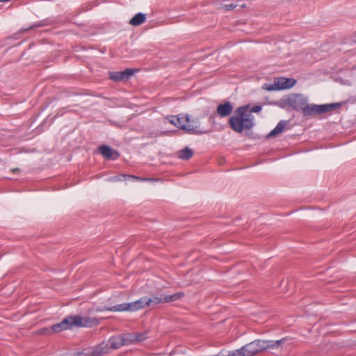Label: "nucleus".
Segmentation results:
<instances>
[{
	"instance_id": "obj_20",
	"label": "nucleus",
	"mask_w": 356,
	"mask_h": 356,
	"mask_svg": "<svg viewBox=\"0 0 356 356\" xmlns=\"http://www.w3.org/2000/svg\"><path fill=\"white\" fill-rule=\"evenodd\" d=\"M261 110V106L257 105L250 108L248 113H258Z\"/></svg>"
},
{
	"instance_id": "obj_9",
	"label": "nucleus",
	"mask_w": 356,
	"mask_h": 356,
	"mask_svg": "<svg viewBox=\"0 0 356 356\" xmlns=\"http://www.w3.org/2000/svg\"><path fill=\"white\" fill-rule=\"evenodd\" d=\"M296 83V81L294 79L281 77L275 79L273 84L267 86L266 89L268 91L289 89Z\"/></svg>"
},
{
	"instance_id": "obj_22",
	"label": "nucleus",
	"mask_w": 356,
	"mask_h": 356,
	"mask_svg": "<svg viewBox=\"0 0 356 356\" xmlns=\"http://www.w3.org/2000/svg\"><path fill=\"white\" fill-rule=\"evenodd\" d=\"M17 170H18V169H17V168H15V169H13V170H12V171H13V172H16V171H17Z\"/></svg>"
},
{
	"instance_id": "obj_8",
	"label": "nucleus",
	"mask_w": 356,
	"mask_h": 356,
	"mask_svg": "<svg viewBox=\"0 0 356 356\" xmlns=\"http://www.w3.org/2000/svg\"><path fill=\"white\" fill-rule=\"evenodd\" d=\"M283 102L295 110H302V111L307 99L302 95L291 94L284 99Z\"/></svg>"
},
{
	"instance_id": "obj_15",
	"label": "nucleus",
	"mask_w": 356,
	"mask_h": 356,
	"mask_svg": "<svg viewBox=\"0 0 356 356\" xmlns=\"http://www.w3.org/2000/svg\"><path fill=\"white\" fill-rule=\"evenodd\" d=\"M193 155V152L188 147H185L183 149L177 152V156L180 159L188 160Z\"/></svg>"
},
{
	"instance_id": "obj_10",
	"label": "nucleus",
	"mask_w": 356,
	"mask_h": 356,
	"mask_svg": "<svg viewBox=\"0 0 356 356\" xmlns=\"http://www.w3.org/2000/svg\"><path fill=\"white\" fill-rule=\"evenodd\" d=\"M134 74L131 69H126L121 72H111L109 73V78L113 81H119L129 79Z\"/></svg>"
},
{
	"instance_id": "obj_19",
	"label": "nucleus",
	"mask_w": 356,
	"mask_h": 356,
	"mask_svg": "<svg viewBox=\"0 0 356 356\" xmlns=\"http://www.w3.org/2000/svg\"><path fill=\"white\" fill-rule=\"evenodd\" d=\"M122 176L124 177L130 178V179H131L132 180H134V181H146V180H149L148 179L140 178L139 177L134 176V175H123Z\"/></svg>"
},
{
	"instance_id": "obj_4",
	"label": "nucleus",
	"mask_w": 356,
	"mask_h": 356,
	"mask_svg": "<svg viewBox=\"0 0 356 356\" xmlns=\"http://www.w3.org/2000/svg\"><path fill=\"white\" fill-rule=\"evenodd\" d=\"M99 321L96 318L82 317L79 315L70 316L58 324L52 326L54 332H60L71 329L73 326L89 327L98 325Z\"/></svg>"
},
{
	"instance_id": "obj_5",
	"label": "nucleus",
	"mask_w": 356,
	"mask_h": 356,
	"mask_svg": "<svg viewBox=\"0 0 356 356\" xmlns=\"http://www.w3.org/2000/svg\"><path fill=\"white\" fill-rule=\"evenodd\" d=\"M169 122L176 127L185 130L190 134H202L206 131H201L200 129V122L197 120H191L188 115H171L165 117L164 122Z\"/></svg>"
},
{
	"instance_id": "obj_16",
	"label": "nucleus",
	"mask_w": 356,
	"mask_h": 356,
	"mask_svg": "<svg viewBox=\"0 0 356 356\" xmlns=\"http://www.w3.org/2000/svg\"><path fill=\"white\" fill-rule=\"evenodd\" d=\"M286 125V122L284 121H280L277 126L273 129L270 134H268V137H273L275 136L283 131Z\"/></svg>"
},
{
	"instance_id": "obj_2",
	"label": "nucleus",
	"mask_w": 356,
	"mask_h": 356,
	"mask_svg": "<svg viewBox=\"0 0 356 356\" xmlns=\"http://www.w3.org/2000/svg\"><path fill=\"white\" fill-rule=\"evenodd\" d=\"M165 302L164 295L154 296L152 298L143 297L138 300L129 303H122L106 307L104 310L110 312H136L140 309L145 308L146 306H150L152 304L157 305Z\"/></svg>"
},
{
	"instance_id": "obj_18",
	"label": "nucleus",
	"mask_w": 356,
	"mask_h": 356,
	"mask_svg": "<svg viewBox=\"0 0 356 356\" xmlns=\"http://www.w3.org/2000/svg\"><path fill=\"white\" fill-rule=\"evenodd\" d=\"M227 356H249L246 352L245 346L230 352Z\"/></svg>"
},
{
	"instance_id": "obj_14",
	"label": "nucleus",
	"mask_w": 356,
	"mask_h": 356,
	"mask_svg": "<svg viewBox=\"0 0 356 356\" xmlns=\"http://www.w3.org/2000/svg\"><path fill=\"white\" fill-rule=\"evenodd\" d=\"M146 20V16L145 14L139 13H137L134 17L131 18L129 23L132 26H138L144 23Z\"/></svg>"
},
{
	"instance_id": "obj_1",
	"label": "nucleus",
	"mask_w": 356,
	"mask_h": 356,
	"mask_svg": "<svg viewBox=\"0 0 356 356\" xmlns=\"http://www.w3.org/2000/svg\"><path fill=\"white\" fill-rule=\"evenodd\" d=\"M130 344L128 340L127 333L122 335H117L109 339L108 342H102L92 349L85 352L77 353L76 356H102L109 352L110 349H118L120 347Z\"/></svg>"
},
{
	"instance_id": "obj_13",
	"label": "nucleus",
	"mask_w": 356,
	"mask_h": 356,
	"mask_svg": "<svg viewBox=\"0 0 356 356\" xmlns=\"http://www.w3.org/2000/svg\"><path fill=\"white\" fill-rule=\"evenodd\" d=\"M127 337L131 344L144 341L147 338V334L145 333H127Z\"/></svg>"
},
{
	"instance_id": "obj_7",
	"label": "nucleus",
	"mask_w": 356,
	"mask_h": 356,
	"mask_svg": "<svg viewBox=\"0 0 356 356\" xmlns=\"http://www.w3.org/2000/svg\"><path fill=\"white\" fill-rule=\"evenodd\" d=\"M341 106L340 103L330 104H305L302 111V113L305 116H311L315 114H322L334 110Z\"/></svg>"
},
{
	"instance_id": "obj_6",
	"label": "nucleus",
	"mask_w": 356,
	"mask_h": 356,
	"mask_svg": "<svg viewBox=\"0 0 356 356\" xmlns=\"http://www.w3.org/2000/svg\"><path fill=\"white\" fill-rule=\"evenodd\" d=\"M285 340L286 339L284 338L276 341L258 339L245 345V346L248 355L252 356L266 349L277 348L280 347Z\"/></svg>"
},
{
	"instance_id": "obj_12",
	"label": "nucleus",
	"mask_w": 356,
	"mask_h": 356,
	"mask_svg": "<svg viewBox=\"0 0 356 356\" xmlns=\"http://www.w3.org/2000/svg\"><path fill=\"white\" fill-rule=\"evenodd\" d=\"M99 152L107 159H116L119 156L118 152L113 151L106 145H102L99 147Z\"/></svg>"
},
{
	"instance_id": "obj_17",
	"label": "nucleus",
	"mask_w": 356,
	"mask_h": 356,
	"mask_svg": "<svg viewBox=\"0 0 356 356\" xmlns=\"http://www.w3.org/2000/svg\"><path fill=\"white\" fill-rule=\"evenodd\" d=\"M184 296L183 292H177L171 295H164L165 302H170L181 299Z\"/></svg>"
},
{
	"instance_id": "obj_21",
	"label": "nucleus",
	"mask_w": 356,
	"mask_h": 356,
	"mask_svg": "<svg viewBox=\"0 0 356 356\" xmlns=\"http://www.w3.org/2000/svg\"><path fill=\"white\" fill-rule=\"evenodd\" d=\"M236 8V6L233 3H230V4H225L224 6V8L226 10H231L234 8Z\"/></svg>"
},
{
	"instance_id": "obj_11",
	"label": "nucleus",
	"mask_w": 356,
	"mask_h": 356,
	"mask_svg": "<svg viewBox=\"0 0 356 356\" xmlns=\"http://www.w3.org/2000/svg\"><path fill=\"white\" fill-rule=\"evenodd\" d=\"M233 106L229 102L220 104L217 106L216 113L220 118L228 116L233 111Z\"/></svg>"
},
{
	"instance_id": "obj_3",
	"label": "nucleus",
	"mask_w": 356,
	"mask_h": 356,
	"mask_svg": "<svg viewBox=\"0 0 356 356\" xmlns=\"http://www.w3.org/2000/svg\"><path fill=\"white\" fill-rule=\"evenodd\" d=\"M248 106L238 107L229 120L230 127L237 133L250 129L254 126V117L248 113Z\"/></svg>"
}]
</instances>
